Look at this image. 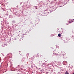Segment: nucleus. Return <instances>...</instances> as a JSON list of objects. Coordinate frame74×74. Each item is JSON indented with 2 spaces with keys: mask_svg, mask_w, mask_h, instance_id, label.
<instances>
[{
  "mask_svg": "<svg viewBox=\"0 0 74 74\" xmlns=\"http://www.w3.org/2000/svg\"><path fill=\"white\" fill-rule=\"evenodd\" d=\"M53 53L54 54H57V53H58V52H57L56 51H54L53 52Z\"/></svg>",
  "mask_w": 74,
  "mask_h": 74,
  "instance_id": "nucleus-1",
  "label": "nucleus"
},
{
  "mask_svg": "<svg viewBox=\"0 0 74 74\" xmlns=\"http://www.w3.org/2000/svg\"><path fill=\"white\" fill-rule=\"evenodd\" d=\"M68 25V24H66V25Z\"/></svg>",
  "mask_w": 74,
  "mask_h": 74,
  "instance_id": "nucleus-7",
  "label": "nucleus"
},
{
  "mask_svg": "<svg viewBox=\"0 0 74 74\" xmlns=\"http://www.w3.org/2000/svg\"><path fill=\"white\" fill-rule=\"evenodd\" d=\"M74 19L73 20H72L71 21V22H74Z\"/></svg>",
  "mask_w": 74,
  "mask_h": 74,
  "instance_id": "nucleus-3",
  "label": "nucleus"
},
{
  "mask_svg": "<svg viewBox=\"0 0 74 74\" xmlns=\"http://www.w3.org/2000/svg\"><path fill=\"white\" fill-rule=\"evenodd\" d=\"M69 23H71V21H69Z\"/></svg>",
  "mask_w": 74,
  "mask_h": 74,
  "instance_id": "nucleus-5",
  "label": "nucleus"
},
{
  "mask_svg": "<svg viewBox=\"0 0 74 74\" xmlns=\"http://www.w3.org/2000/svg\"><path fill=\"white\" fill-rule=\"evenodd\" d=\"M66 74H69V73H68V72H67V71H66Z\"/></svg>",
  "mask_w": 74,
  "mask_h": 74,
  "instance_id": "nucleus-4",
  "label": "nucleus"
},
{
  "mask_svg": "<svg viewBox=\"0 0 74 74\" xmlns=\"http://www.w3.org/2000/svg\"><path fill=\"white\" fill-rule=\"evenodd\" d=\"M58 37H61V34H58Z\"/></svg>",
  "mask_w": 74,
  "mask_h": 74,
  "instance_id": "nucleus-2",
  "label": "nucleus"
},
{
  "mask_svg": "<svg viewBox=\"0 0 74 74\" xmlns=\"http://www.w3.org/2000/svg\"><path fill=\"white\" fill-rule=\"evenodd\" d=\"M46 73H47H47H48V72H46Z\"/></svg>",
  "mask_w": 74,
  "mask_h": 74,
  "instance_id": "nucleus-6",
  "label": "nucleus"
}]
</instances>
